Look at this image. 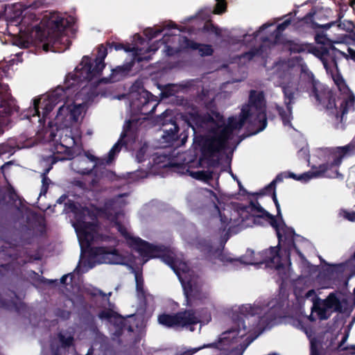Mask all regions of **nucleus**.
<instances>
[{"label": "nucleus", "mask_w": 355, "mask_h": 355, "mask_svg": "<svg viewBox=\"0 0 355 355\" xmlns=\"http://www.w3.org/2000/svg\"><path fill=\"white\" fill-rule=\"evenodd\" d=\"M257 111L259 126L254 133L263 131L267 126L266 109L263 92L252 89L250 92L248 103L243 105L238 116H232L227 119V124L218 125L212 129L213 135L209 137H198L201 143L202 153L207 157H211L215 153L222 151L227 148L229 140L233 137L234 130H241L247 120L252 116V108Z\"/></svg>", "instance_id": "f257e3e1"}, {"label": "nucleus", "mask_w": 355, "mask_h": 355, "mask_svg": "<svg viewBox=\"0 0 355 355\" xmlns=\"http://www.w3.org/2000/svg\"><path fill=\"white\" fill-rule=\"evenodd\" d=\"M218 121H214V118L210 115H202L196 110L191 112H184L181 115L182 120L187 125L188 127L192 128L194 134L193 144L200 148L202 157L205 159H210L214 157L221 151L215 153L211 157H207L203 155L202 145L198 141V137H209L213 135L212 129L218 125H224L227 124L225 122L223 116L219 113L216 114Z\"/></svg>", "instance_id": "f03ea898"}, {"label": "nucleus", "mask_w": 355, "mask_h": 355, "mask_svg": "<svg viewBox=\"0 0 355 355\" xmlns=\"http://www.w3.org/2000/svg\"><path fill=\"white\" fill-rule=\"evenodd\" d=\"M70 87L65 86L64 88L59 86L49 94L34 98L32 106L21 114V119H26L33 122L32 118L37 117V122L44 126L50 112L66 97L67 91L69 90Z\"/></svg>", "instance_id": "7ed1b4c3"}, {"label": "nucleus", "mask_w": 355, "mask_h": 355, "mask_svg": "<svg viewBox=\"0 0 355 355\" xmlns=\"http://www.w3.org/2000/svg\"><path fill=\"white\" fill-rule=\"evenodd\" d=\"M108 51H110V49L106 43L101 44L98 46L97 54L93 61L90 57L84 55L79 66L76 68V73L71 76L73 83L67 86H70L71 89L79 81L89 82L94 78L100 76L105 67V58Z\"/></svg>", "instance_id": "20e7f679"}, {"label": "nucleus", "mask_w": 355, "mask_h": 355, "mask_svg": "<svg viewBox=\"0 0 355 355\" xmlns=\"http://www.w3.org/2000/svg\"><path fill=\"white\" fill-rule=\"evenodd\" d=\"M279 227L281 234V240L278 239L279 243L277 247H270V248L263 250L262 252L263 263L270 267H274L275 270L280 272L282 270H284V265L282 262V257L279 255V246L280 243L283 241L284 245L286 248V250L291 251V250L296 248V244L295 242V230L290 227H288L284 219H278ZM277 239H279L277 237Z\"/></svg>", "instance_id": "39448f33"}, {"label": "nucleus", "mask_w": 355, "mask_h": 355, "mask_svg": "<svg viewBox=\"0 0 355 355\" xmlns=\"http://www.w3.org/2000/svg\"><path fill=\"white\" fill-rule=\"evenodd\" d=\"M354 155H355V143L352 141L343 146L327 148L325 155L328 162L316 166V171L321 173L320 178H338L342 175L338 168L343 159Z\"/></svg>", "instance_id": "423d86ee"}, {"label": "nucleus", "mask_w": 355, "mask_h": 355, "mask_svg": "<svg viewBox=\"0 0 355 355\" xmlns=\"http://www.w3.org/2000/svg\"><path fill=\"white\" fill-rule=\"evenodd\" d=\"M75 212L76 230L80 242L89 247L98 235V219L96 214L88 207H83Z\"/></svg>", "instance_id": "0eeeda50"}, {"label": "nucleus", "mask_w": 355, "mask_h": 355, "mask_svg": "<svg viewBox=\"0 0 355 355\" xmlns=\"http://www.w3.org/2000/svg\"><path fill=\"white\" fill-rule=\"evenodd\" d=\"M309 85L306 92L311 98H313L318 105H321L324 109L331 112L336 108V92L328 86L316 80L313 75L309 81Z\"/></svg>", "instance_id": "6e6552de"}, {"label": "nucleus", "mask_w": 355, "mask_h": 355, "mask_svg": "<svg viewBox=\"0 0 355 355\" xmlns=\"http://www.w3.org/2000/svg\"><path fill=\"white\" fill-rule=\"evenodd\" d=\"M137 245L135 249L141 256L148 259L160 258L162 261L175 270V259L171 250L163 245H156L141 239L135 240Z\"/></svg>", "instance_id": "1a4fd4ad"}, {"label": "nucleus", "mask_w": 355, "mask_h": 355, "mask_svg": "<svg viewBox=\"0 0 355 355\" xmlns=\"http://www.w3.org/2000/svg\"><path fill=\"white\" fill-rule=\"evenodd\" d=\"M158 322L163 326L171 328L196 324L199 320L196 315V311L193 309H188L173 314H160L158 316Z\"/></svg>", "instance_id": "9d476101"}, {"label": "nucleus", "mask_w": 355, "mask_h": 355, "mask_svg": "<svg viewBox=\"0 0 355 355\" xmlns=\"http://www.w3.org/2000/svg\"><path fill=\"white\" fill-rule=\"evenodd\" d=\"M131 107L137 112L142 115H149L154 113L158 101L157 98L145 89L132 93Z\"/></svg>", "instance_id": "9b49d317"}, {"label": "nucleus", "mask_w": 355, "mask_h": 355, "mask_svg": "<svg viewBox=\"0 0 355 355\" xmlns=\"http://www.w3.org/2000/svg\"><path fill=\"white\" fill-rule=\"evenodd\" d=\"M73 24V19L71 17L66 18L57 12L51 13L49 21L47 22V26L51 33L55 35L56 38L51 46H50V44L44 43L43 44L44 50L48 51L51 48L53 49L54 45H55L60 39L61 34L65 31L67 28L71 26Z\"/></svg>", "instance_id": "f8f14e48"}, {"label": "nucleus", "mask_w": 355, "mask_h": 355, "mask_svg": "<svg viewBox=\"0 0 355 355\" xmlns=\"http://www.w3.org/2000/svg\"><path fill=\"white\" fill-rule=\"evenodd\" d=\"M259 310V307L254 306L250 304H243L241 306L239 309V312L234 313L232 315L233 320L236 327L235 328H232L226 333H236V335L232 336V339L235 338L236 336L243 338L247 333V327L245 324L244 318L258 314Z\"/></svg>", "instance_id": "ddd939ff"}, {"label": "nucleus", "mask_w": 355, "mask_h": 355, "mask_svg": "<svg viewBox=\"0 0 355 355\" xmlns=\"http://www.w3.org/2000/svg\"><path fill=\"white\" fill-rule=\"evenodd\" d=\"M179 126L175 121H171L170 123L163 125V135L162 142L165 146H180L185 144L187 140V135L182 132L178 135Z\"/></svg>", "instance_id": "4468645a"}, {"label": "nucleus", "mask_w": 355, "mask_h": 355, "mask_svg": "<svg viewBox=\"0 0 355 355\" xmlns=\"http://www.w3.org/2000/svg\"><path fill=\"white\" fill-rule=\"evenodd\" d=\"M15 108L8 84L2 83L0 78V116H10Z\"/></svg>", "instance_id": "2eb2a0df"}, {"label": "nucleus", "mask_w": 355, "mask_h": 355, "mask_svg": "<svg viewBox=\"0 0 355 355\" xmlns=\"http://www.w3.org/2000/svg\"><path fill=\"white\" fill-rule=\"evenodd\" d=\"M338 304V301L336 299V293H331L325 300L317 298L314 301L312 311L318 313L320 320H327L330 314L327 313L328 309H334V306Z\"/></svg>", "instance_id": "dca6fc26"}, {"label": "nucleus", "mask_w": 355, "mask_h": 355, "mask_svg": "<svg viewBox=\"0 0 355 355\" xmlns=\"http://www.w3.org/2000/svg\"><path fill=\"white\" fill-rule=\"evenodd\" d=\"M130 135H133L132 131V121L128 120L125 122L123 126V132L121 134L119 139L110 150L107 158L106 159V164H110L115 158V155L120 152L121 147L126 146L127 143L125 140Z\"/></svg>", "instance_id": "f3484780"}, {"label": "nucleus", "mask_w": 355, "mask_h": 355, "mask_svg": "<svg viewBox=\"0 0 355 355\" xmlns=\"http://www.w3.org/2000/svg\"><path fill=\"white\" fill-rule=\"evenodd\" d=\"M68 111H69V105L60 106L54 119L48 122V126L55 127L56 130L69 127V112Z\"/></svg>", "instance_id": "a211bd4d"}, {"label": "nucleus", "mask_w": 355, "mask_h": 355, "mask_svg": "<svg viewBox=\"0 0 355 355\" xmlns=\"http://www.w3.org/2000/svg\"><path fill=\"white\" fill-rule=\"evenodd\" d=\"M354 104L355 97L352 94L341 103L340 106V111H338L336 107V108H334V110L330 112V114L332 115L336 122L335 128H338L339 123L343 122V116L348 113L351 107L354 106Z\"/></svg>", "instance_id": "6ab92c4d"}, {"label": "nucleus", "mask_w": 355, "mask_h": 355, "mask_svg": "<svg viewBox=\"0 0 355 355\" xmlns=\"http://www.w3.org/2000/svg\"><path fill=\"white\" fill-rule=\"evenodd\" d=\"M194 101L200 106L211 112L216 108L215 96L209 88L202 87L195 96Z\"/></svg>", "instance_id": "aec40b11"}, {"label": "nucleus", "mask_w": 355, "mask_h": 355, "mask_svg": "<svg viewBox=\"0 0 355 355\" xmlns=\"http://www.w3.org/2000/svg\"><path fill=\"white\" fill-rule=\"evenodd\" d=\"M250 209L252 211H257L260 214H263V216H266L270 220V225L275 229L277 236L281 240V234L279 231L278 220L276 217L272 214H270L268 211H266L264 208H263L258 201H252L250 200L249 207H244L241 210L243 212H246V214L248 213V209Z\"/></svg>", "instance_id": "412c9836"}, {"label": "nucleus", "mask_w": 355, "mask_h": 355, "mask_svg": "<svg viewBox=\"0 0 355 355\" xmlns=\"http://www.w3.org/2000/svg\"><path fill=\"white\" fill-rule=\"evenodd\" d=\"M134 66V61H130L121 66H117L112 69V73L108 78H104L101 81L107 83H116L126 77Z\"/></svg>", "instance_id": "4be33fe9"}, {"label": "nucleus", "mask_w": 355, "mask_h": 355, "mask_svg": "<svg viewBox=\"0 0 355 355\" xmlns=\"http://www.w3.org/2000/svg\"><path fill=\"white\" fill-rule=\"evenodd\" d=\"M338 51L334 44L329 45V46H315L309 44L308 53H312L315 57L318 58L323 63L324 67L327 66V60L325 58L327 56L335 55L336 52Z\"/></svg>", "instance_id": "5701e85b"}, {"label": "nucleus", "mask_w": 355, "mask_h": 355, "mask_svg": "<svg viewBox=\"0 0 355 355\" xmlns=\"http://www.w3.org/2000/svg\"><path fill=\"white\" fill-rule=\"evenodd\" d=\"M291 17L285 19L282 23L279 24L276 27L275 30H274V31L270 34V36L272 37V40H270L269 37L266 36L261 37V41L263 43H270L273 46L279 44V43L283 41V32L291 24Z\"/></svg>", "instance_id": "b1692460"}, {"label": "nucleus", "mask_w": 355, "mask_h": 355, "mask_svg": "<svg viewBox=\"0 0 355 355\" xmlns=\"http://www.w3.org/2000/svg\"><path fill=\"white\" fill-rule=\"evenodd\" d=\"M183 291L187 306H191L193 300L202 299L201 289L198 286L193 285L191 282L183 284Z\"/></svg>", "instance_id": "393cba45"}, {"label": "nucleus", "mask_w": 355, "mask_h": 355, "mask_svg": "<svg viewBox=\"0 0 355 355\" xmlns=\"http://www.w3.org/2000/svg\"><path fill=\"white\" fill-rule=\"evenodd\" d=\"M285 47L291 53H300L307 52L309 44L301 42L299 40L283 39V41L279 43Z\"/></svg>", "instance_id": "a878e982"}, {"label": "nucleus", "mask_w": 355, "mask_h": 355, "mask_svg": "<svg viewBox=\"0 0 355 355\" xmlns=\"http://www.w3.org/2000/svg\"><path fill=\"white\" fill-rule=\"evenodd\" d=\"M106 45L109 47L110 51H112V49H114L116 51L123 50L124 51L128 53L134 52V60H136L138 62H142L145 60H149V58L143 57L141 55H138V53H137V48L135 46H131L129 44H124L116 42L107 41Z\"/></svg>", "instance_id": "bb28decb"}, {"label": "nucleus", "mask_w": 355, "mask_h": 355, "mask_svg": "<svg viewBox=\"0 0 355 355\" xmlns=\"http://www.w3.org/2000/svg\"><path fill=\"white\" fill-rule=\"evenodd\" d=\"M284 178H292L298 181L308 182L313 178H320V172H317L316 166H312L310 171L301 175H296L292 172L282 173Z\"/></svg>", "instance_id": "cd10ccee"}, {"label": "nucleus", "mask_w": 355, "mask_h": 355, "mask_svg": "<svg viewBox=\"0 0 355 355\" xmlns=\"http://www.w3.org/2000/svg\"><path fill=\"white\" fill-rule=\"evenodd\" d=\"M313 16L314 12H308L304 17L299 19L297 21H295L293 23V26L297 29L303 27L309 28L313 30L318 29L320 24L314 21Z\"/></svg>", "instance_id": "c85d7f7f"}, {"label": "nucleus", "mask_w": 355, "mask_h": 355, "mask_svg": "<svg viewBox=\"0 0 355 355\" xmlns=\"http://www.w3.org/2000/svg\"><path fill=\"white\" fill-rule=\"evenodd\" d=\"M58 338L60 343V346L54 347L51 345V352L52 355H61L60 348L67 349L70 347L73 344V337L69 336L68 337H65L64 334L62 333H59L58 334Z\"/></svg>", "instance_id": "c756f323"}, {"label": "nucleus", "mask_w": 355, "mask_h": 355, "mask_svg": "<svg viewBox=\"0 0 355 355\" xmlns=\"http://www.w3.org/2000/svg\"><path fill=\"white\" fill-rule=\"evenodd\" d=\"M284 180L283 173L278 174L276 178L264 188L261 189L259 192L252 193L253 196H262L271 193L272 195L274 191H276V184L282 182Z\"/></svg>", "instance_id": "7c9ffc66"}, {"label": "nucleus", "mask_w": 355, "mask_h": 355, "mask_svg": "<svg viewBox=\"0 0 355 355\" xmlns=\"http://www.w3.org/2000/svg\"><path fill=\"white\" fill-rule=\"evenodd\" d=\"M23 147L15 139H9L8 142L0 144V156L6 154L12 155L17 150Z\"/></svg>", "instance_id": "2f4dec72"}, {"label": "nucleus", "mask_w": 355, "mask_h": 355, "mask_svg": "<svg viewBox=\"0 0 355 355\" xmlns=\"http://www.w3.org/2000/svg\"><path fill=\"white\" fill-rule=\"evenodd\" d=\"M170 157L164 153H155L153 155V166L159 168H166L171 166Z\"/></svg>", "instance_id": "473e14b6"}, {"label": "nucleus", "mask_w": 355, "mask_h": 355, "mask_svg": "<svg viewBox=\"0 0 355 355\" xmlns=\"http://www.w3.org/2000/svg\"><path fill=\"white\" fill-rule=\"evenodd\" d=\"M266 51V46L261 44L258 47L251 48L248 51L242 53L240 55V58L246 59L248 61H250L254 57H263V53Z\"/></svg>", "instance_id": "72a5a7b5"}, {"label": "nucleus", "mask_w": 355, "mask_h": 355, "mask_svg": "<svg viewBox=\"0 0 355 355\" xmlns=\"http://www.w3.org/2000/svg\"><path fill=\"white\" fill-rule=\"evenodd\" d=\"M117 230L121 235L127 241L128 244L132 248H135L138 243L136 242V239H140L139 237L132 236L127 230L126 227L120 223H116Z\"/></svg>", "instance_id": "f704fd0d"}, {"label": "nucleus", "mask_w": 355, "mask_h": 355, "mask_svg": "<svg viewBox=\"0 0 355 355\" xmlns=\"http://www.w3.org/2000/svg\"><path fill=\"white\" fill-rule=\"evenodd\" d=\"M197 248L207 257L213 254L214 248L210 240L199 239L197 243Z\"/></svg>", "instance_id": "c9c22d12"}, {"label": "nucleus", "mask_w": 355, "mask_h": 355, "mask_svg": "<svg viewBox=\"0 0 355 355\" xmlns=\"http://www.w3.org/2000/svg\"><path fill=\"white\" fill-rule=\"evenodd\" d=\"M286 109L287 110H285L283 107L279 106L277 107L283 125L284 126H291V120L292 118V105H290V107H286Z\"/></svg>", "instance_id": "e433bc0d"}, {"label": "nucleus", "mask_w": 355, "mask_h": 355, "mask_svg": "<svg viewBox=\"0 0 355 355\" xmlns=\"http://www.w3.org/2000/svg\"><path fill=\"white\" fill-rule=\"evenodd\" d=\"M135 277L136 282V291L138 295L145 297L146 292L144 290V280L141 272L135 271Z\"/></svg>", "instance_id": "4c0bfd02"}, {"label": "nucleus", "mask_w": 355, "mask_h": 355, "mask_svg": "<svg viewBox=\"0 0 355 355\" xmlns=\"http://www.w3.org/2000/svg\"><path fill=\"white\" fill-rule=\"evenodd\" d=\"M82 107L80 105L70 104L69 105V122L70 125L78 121L81 114Z\"/></svg>", "instance_id": "58836bf2"}, {"label": "nucleus", "mask_w": 355, "mask_h": 355, "mask_svg": "<svg viewBox=\"0 0 355 355\" xmlns=\"http://www.w3.org/2000/svg\"><path fill=\"white\" fill-rule=\"evenodd\" d=\"M245 218L247 220H252L254 225L263 226L266 223L270 224V220L266 216H263V214H260L259 215H253L248 213L245 214Z\"/></svg>", "instance_id": "ea45409f"}, {"label": "nucleus", "mask_w": 355, "mask_h": 355, "mask_svg": "<svg viewBox=\"0 0 355 355\" xmlns=\"http://www.w3.org/2000/svg\"><path fill=\"white\" fill-rule=\"evenodd\" d=\"M214 207L217 210V211L218 213L219 218H220V225L218 227V233L222 234L225 231L227 230V229L231 222V218H229L225 214H222L217 205L214 204Z\"/></svg>", "instance_id": "a19ab883"}, {"label": "nucleus", "mask_w": 355, "mask_h": 355, "mask_svg": "<svg viewBox=\"0 0 355 355\" xmlns=\"http://www.w3.org/2000/svg\"><path fill=\"white\" fill-rule=\"evenodd\" d=\"M202 31L205 33H214L217 37L222 36V31L221 29L214 24L211 19L207 20L202 28Z\"/></svg>", "instance_id": "79ce46f5"}, {"label": "nucleus", "mask_w": 355, "mask_h": 355, "mask_svg": "<svg viewBox=\"0 0 355 355\" xmlns=\"http://www.w3.org/2000/svg\"><path fill=\"white\" fill-rule=\"evenodd\" d=\"M282 91L284 96V103L286 107H290L293 103L295 97V91L291 86H284Z\"/></svg>", "instance_id": "37998d69"}, {"label": "nucleus", "mask_w": 355, "mask_h": 355, "mask_svg": "<svg viewBox=\"0 0 355 355\" xmlns=\"http://www.w3.org/2000/svg\"><path fill=\"white\" fill-rule=\"evenodd\" d=\"M94 253L96 255L102 256L103 258H108L109 256H114L118 254L117 250L116 249L110 250L107 248L103 246L96 248Z\"/></svg>", "instance_id": "c03bdc74"}, {"label": "nucleus", "mask_w": 355, "mask_h": 355, "mask_svg": "<svg viewBox=\"0 0 355 355\" xmlns=\"http://www.w3.org/2000/svg\"><path fill=\"white\" fill-rule=\"evenodd\" d=\"M64 158H60L58 155H51L47 157L46 161L50 163V165L49 167L46 168L44 171L42 173L41 176L44 177H48V173L50 172V171L53 168V165L56 164L58 161L64 160Z\"/></svg>", "instance_id": "a18cd8bd"}, {"label": "nucleus", "mask_w": 355, "mask_h": 355, "mask_svg": "<svg viewBox=\"0 0 355 355\" xmlns=\"http://www.w3.org/2000/svg\"><path fill=\"white\" fill-rule=\"evenodd\" d=\"M336 299L338 301V304L334 306V309L335 311L338 313H344L347 310L348 306V300L345 297H343L340 299L336 295Z\"/></svg>", "instance_id": "49530a36"}, {"label": "nucleus", "mask_w": 355, "mask_h": 355, "mask_svg": "<svg viewBox=\"0 0 355 355\" xmlns=\"http://www.w3.org/2000/svg\"><path fill=\"white\" fill-rule=\"evenodd\" d=\"M148 146L144 144L136 152L135 158L137 162L141 163L146 159Z\"/></svg>", "instance_id": "de8ad7c7"}, {"label": "nucleus", "mask_w": 355, "mask_h": 355, "mask_svg": "<svg viewBox=\"0 0 355 355\" xmlns=\"http://www.w3.org/2000/svg\"><path fill=\"white\" fill-rule=\"evenodd\" d=\"M338 26L340 29L345 31L349 33L355 31V25L352 21L348 20H340Z\"/></svg>", "instance_id": "09e8293b"}, {"label": "nucleus", "mask_w": 355, "mask_h": 355, "mask_svg": "<svg viewBox=\"0 0 355 355\" xmlns=\"http://www.w3.org/2000/svg\"><path fill=\"white\" fill-rule=\"evenodd\" d=\"M216 3L213 11L214 14L222 15L227 10V2L225 0H216Z\"/></svg>", "instance_id": "8fccbe9b"}, {"label": "nucleus", "mask_w": 355, "mask_h": 355, "mask_svg": "<svg viewBox=\"0 0 355 355\" xmlns=\"http://www.w3.org/2000/svg\"><path fill=\"white\" fill-rule=\"evenodd\" d=\"M315 41L317 44L323 46H329L333 44L331 41L323 33H317L315 36Z\"/></svg>", "instance_id": "3c124183"}, {"label": "nucleus", "mask_w": 355, "mask_h": 355, "mask_svg": "<svg viewBox=\"0 0 355 355\" xmlns=\"http://www.w3.org/2000/svg\"><path fill=\"white\" fill-rule=\"evenodd\" d=\"M162 31H163V29H159V28H148L145 29L144 35L149 40H152V39L157 37L159 35H160Z\"/></svg>", "instance_id": "603ef678"}, {"label": "nucleus", "mask_w": 355, "mask_h": 355, "mask_svg": "<svg viewBox=\"0 0 355 355\" xmlns=\"http://www.w3.org/2000/svg\"><path fill=\"white\" fill-rule=\"evenodd\" d=\"M117 326L119 328L115 332V335L117 336H121L123 334V331L125 329H127L130 332L133 331L132 327L130 324L128 325L126 321L125 320L120 321Z\"/></svg>", "instance_id": "864d4df0"}, {"label": "nucleus", "mask_w": 355, "mask_h": 355, "mask_svg": "<svg viewBox=\"0 0 355 355\" xmlns=\"http://www.w3.org/2000/svg\"><path fill=\"white\" fill-rule=\"evenodd\" d=\"M116 315L117 313L114 311H113L111 309H109L101 311L98 314V317L101 320H110L112 318L116 317Z\"/></svg>", "instance_id": "5fc2aeb1"}, {"label": "nucleus", "mask_w": 355, "mask_h": 355, "mask_svg": "<svg viewBox=\"0 0 355 355\" xmlns=\"http://www.w3.org/2000/svg\"><path fill=\"white\" fill-rule=\"evenodd\" d=\"M201 56H209L214 53V49L210 44H201L198 49Z\"/></svg>", "instance_id": "6e6d98bb"}, {"label": "nucleus", "mask_w": 355, "mask_h": 355, "mask_svg": "<svg viewBox=\"0 0 355 355\" xmlns=\"http://www.w3.org/2000/svg\"><path fill=\"white\" fill-rule=\"evenodd\" d=\"M194 177L200 180L208 181L212 179V173L208 171H200L195 173Z\"/></svg>", "instance_id": "4d7b16f0"}, {"label": "nucleus", "mask_w": 355, "mask_h": 355, "mask_svg": "<svg viewBox=\"0 0 355 355\" xmlns=\"http://www.w3.org/2000/svg\"><path fill=\"white\" fill-rule=\"evenodd\" d=\"M199 83L198 80H194V79H191V80L182 81V83H180L179 86L182 89H195V87H196V83Z\"/></svg>", "instance_id": "13d9d810"}, {"label": "nucleus", "mask_w": 355, "mask_h": 355, "mask_svg": "<svg viewBox=\"0 0 355 355\" xmlns=\"http://www.w3.org/2000/svg\"><path fill=\"white\" fill-rule=\"evenodd\" d=\"M51 184V180L49 177L42 176V187L40 195H46L48 191L49 187Z\"/></svg>", "instance_id": "bf43d9fd"}, {"label": "nucleus", "mask_w": 355, "mask_h": 355, "mask_svg": "<svg viewBox=\"0 0 355 355\" xmlns=\"http://www.w3.org/2000/svg\"><path fill=\"white\" fill-rule=\"evenodd\" d=\"M31 272L34 275V276L37 278V281L40 283L46 284L48 285H52V284H58V280L57 279H46L44 277L40 276L37 272L35 271H31Z\"/></svg>", "instance_id": "052dcab7"}, {"label": "nucleus", "mask_w": 355, "mask_h": 355, "mask_svg": "<svg viewBox=\"0 0 355 355\" xmlns=\"http://www.w3.org/2000/svg\"><path fill=\"white\" fill-rule=\"evenodd\" d=\"M184 44L186 48L191 49L193 50H198L200 46V44L193 40H191L187 37H184Z\"/></svg>", "instance_id": "680f3d73"}, {"label": "nucleus", "mask_w": 355, "mask_h": 355, "mask_svg": "<svg viewBox=\"0 0 355 355\" xmlns=\"http://www.w3.org/2000/svg\"><path fill=\"white\" fill-rule=\"evenodd\" d=\"M55 315L62 320H68L71 317V312L62 309H58L55 313Z\"/></svg>", "instance_id": "e2e57ef3"}, {"label": "nucleus", "mask_w": 355, "mask_h": 355, "mask_svg": "<svg viewBox=\"0 0 355 355\" xmlns=\"http://www.w3.org/2000/svg\"><path fill=\"white\" fill-rule=\"evenodd\" d=\"M272 200L275 205L276 209H277V216H275L277 220V219H282V214L280 209V205L279 203V201L277 198V193L276 191H274L272 195Z\"/></svg>", "instance_id": "0e129e2a"}, {"label": "nucleus", "mask_w": 355, "mask_h": 355, "mask_svg": "<svg viewBox=\"0 0 355 355\" xmlns=\"http://www.w3.org/2000/svg\"><path fill=\"white\" fill-rule=\"evenodd\" d=\"M343 216L349 221L354 222L355 221V211H348L347 210L343 209L341 211Z\"/></svg>", "instance_id": "69168bd1"}, {"label": "nucleus", "mask_w": 355, "mask_h": 355, "mask_svg": "<svg viewBox=\"0 0 355 355\" xmlns=\"http://www.w3.org/2000/svg\"><path fill=\"white\" fill-rule=\"evenodd\" d=\"M274 318H270L268 313H266V315L261 317L259 320V324L262 325L268 326L270 324L272 321H273Z\"/></svg>", "instance_id": "338daca9"}, {"label": "nucleus", "mask_w": 355, "mask_h": 355, "mask_svg": "<svg viewBox=\"0 0 355 355\" xmlns=\"http://www.w3.org/2000/svg\"><path fill=\"white\" fill-rule=\"evenodd\" d=\"M218 259L223 262V263H232L233 261H235L234 259H232L230 257H228L227 255L225 254L223 252H220L219 254H218Z\"/></svg>", "instance_id": "774afa93"}]
</instances>
